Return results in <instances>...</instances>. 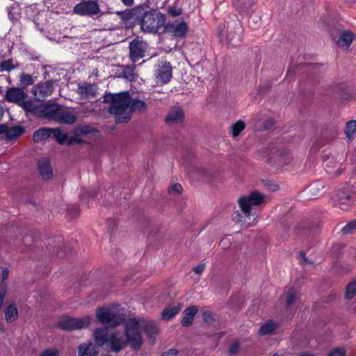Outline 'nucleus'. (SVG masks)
Listing matches in <instances>:
<instances>
[{"label":"nucleus","instance_id":"1","mask_svg":"<svg viewBox=\"0 0 356 356\" xmlns=\"http://www.w3.org/2000/svg\"><path fill=\"white\" fill-rule=\"evenodd\" d=\"M145 332L152 343L158 334L155 323L144 318L131 319L125 326L126 340L120 332H109L106 328H97L94 331L95 343L106 350L119 353L129 345L135 350L140 349L143 344L142 333Z\"/></svg>","mask_w":356,"mask_h":356},{"label":"nucleus","instance_id":"2","mask_svg":"<svg viewBox=\"0 0 356 356\" xmlns=\"http://www.w3.org/2000/svg\"><path fill=\"white\" fill-rule=\"evenodd\" d=\"M104 101L111 104L108 112L114 115L118 123L129 121L133 113H143L147 108L143 100L131 98L129 91L105 94Z\"/></svg>","mask_w":356,"mask_h":356},{"label":"nucleus","instance_id":"3","mask_svg":"<svg viewBox=\"0 0 356 356\" xmlns=\"http://www.w3.org/2000/svg\"><path fill=\"white\" fill-rule=\"evenodd\" d=\"M130 18L138 22L143 32L154 33L163 25L164 16L156 10H150L145 4L135 6L129 11Z\"/></svg>","mask_w":356,"mask_h":356},{"label":"nucleus","instance_id":"4","mask_svg":"<svg viewBox=\"0 0 356 356\" xmlns=\"http://www.w3.org/2000/svg\"><path fill=\"white\" fill-rule=\"evenodd\" d=\"M264 200V196L258 191H253L248 195H243L238 200L241 213L237 211L233 214V220L236 222L251 226L256 220L257 215L252 212L254 206L260 205Z\"/></svg>","mask_w":356,"mask_h":356},{"label":"nucleus","instance_id":"5","mask_svg":"<svg viewBox=\"0 0 356 356\" xmlns=\"http://www.w3.org/2000/svg\"><path fill=\"white\" fill-rule=\"evenodd\" d=\"M96 317L101 323L107 324L111 327L122 324L125 318L124 314L120 312L119 307L116 305L98 308Z\"/></svg>","mask_w":356,"mask_h":356},{"label":"nucleus","instance_id":"6","mask_svg":"<svg viewBox=\"0 0 356 356\" xmlns=\"http://www.w3.org/2000/svg\"><path fill=\"white\" fill-rule=\"evenodd\" d=\"M92 317L86 316L83 318L63 316L58 321V326L63 330H71L87 327L91 323Z\"/></svg>","mask_w":356,"mask_h":356},{"label":"nucleus","instance_id":"7","mask_svg":"<svg viewBox=\"0 0 356 356\" xmlns=\"http://www.w3.org/2000/svg\"><path fill=\"white\" fill-rule=\"evenodd\" d=\"M56 81H48L35 84L31 89V92L37 101H44L50 96L54 90V85Z\"/></svg>","mask_w":356,"mask_h":356},{"label":"nucleus","instance_id":"8","mask_svg":"<svg viewBox=\"0 0 356 356\" xmlns=\"http://www.w3.org/2000/svg\"><path fill=\"white\" fill-rule=\"evenodd\" d=\"M73 12L81 16H92L100 13V8L95 1H83L76 4Z\"/></svg>","mask_w":356,"mask_h":356},{"label":"nucleus","instance_id":"9","mask_svg":"<svg viewBox=\"0 0 356 356\" xmlns=\"http://www.w3.org/2000/svg\"><path fill=\"white\" fill-rule=\"evenodd\" d=\"M147 49V43L143 40L137 38L129 44V53L131 59L136 62L145 56Z\"/></svg>","mask_w":356,"mask_h":356},{"label":"nucleus","instance_id":"10","mask_svg":"<svg viewBox=\"0 0 356 356\" xmlns=\"http://www.w3.org/2000/svg\"><path fill=\"white\" fill-rule=\"evenodd\" d=\"M172 67L169 62H162L159 65L156 72V81L161 83H167L172 78Z\"/></svg>","mask_w":356,"mask_h":356},{"label":"nucleus","instance_id":"11","mask_svg":"<svg viewBox=\"0 0 356 356\" xmlns=\"http://www.w3.org/2000/svg\"><path fill=\"white\" fill-rule=\"evenodd\" d=\"M61 106L59 104H42L40 105L38 117L51 119L56 121Z\"/></svg>","mask_w":356,"mask_h":356},{"label":"nucleus","instance_id":"12","mask_svg":"<svg viewBox=\"0 0 356 356\" xmlns=\"http://www.w3.org/2000/svg\"><path fill=\"white\" fill-rule=\"evenodd\" d=\"M27 97L26 93L19 88H9L6 92L5 99L9 102L20 104Z\"/></svg>","mask_w":356,"mask_h":356},{"label":"nucleus","instance_id":"13","mask_svg":"<svg viewBox=\"0 0 356 356\" xmlns=\"http://www.w3.org/2000/svg\"><path fill=\"white\" fill-rule=\"evenodd\" d=\"M166 31L172 36L184 37L188 31V26L184 22L175 21L168 24Z\"/></svg>","mask_w":356,"mask_h":356},{"label":"nucleus","instance_id":"14","mask_svg":"<svg viewBox=\"0 0 356 356\" xmlns=\"http://www.w3.org/2000/svg\"><path fill=\"white\" fill-rule=\"evenodd\" d=\"M184 119L183 109L179 106H176L170 108L166 118V123L169 125L181 123Z\"/></svg>","mask_w":356,"mask_h":356},{"label":"nucleus","instance_id":"15","mask_svg":"<svg viewBox=\"0 0 356 356\" xmlns=\"http://www.w3.org/2000/svg\"><path fill=\"white\" fill-rule=\"evenodd\" d=\"M336 203L342 210H347L353 204L351 195L345 191H339L337 196Z\"/></svg>","mask_w":356,"mask_h":356},{"label":"nucleus","instance_id":"16","mask_svg":"<svg viewBox=\"0 0 356 356\" xmlns=\"http://www.w3.org/2000/svg\"><path fill=\"white\" fill-rule=\"evenodd\" d=\"M58 114L56 121L58 123L72 124L76 121V117L74 113L62 106Z\"/></svg>","mask_w":356,"mask_h":356},{"label":"nucleus","instance_id":"17","mask_svg":"<svg viewBox=\"0 0 356 356\" xmlns=\"http://www.w3.org/2000/svg\"><path fill=\"white\" fill-rule=\"evenodd\" d=\"M98 348L92 342H85L79 346V356H96Z\"/></svg>","mask_w":356,"mask_h":356},{"label":"nucleus","instance_id":"18","mask_svg":"<svg viewBox=\"0 0 356 356\" xmlns=\"http://www.w3.org/2000/svg\"><path fill=\"white\" fill-rule=\"evenodd\" d=\"M324 165L327 173L338 176L341 172V164L337 162L333 157L324 161Z\"/></svg>","mask_w":356,"mask_h":356},{"label":"nucleus","instance_id":"19","mask_svg":"<svg viewBox=\"0 0 356 356\" xmlns=\"http://www.w3.org/2000/svg\"><path fill=\"white\" fill-rule=\"evenodd\" d=\"M197 311L198 308L197 306H191L187 307L183 312V318L181 322V325L184 327H188L191 325Z\"/></svg>","mask_w":356,"mask_h":356},{"label":"nucleus","instance_id":"20","mask_svg":"<svg viewBox=\"0 0 356 356\" xmlns=\"http://www.w3.org/2000/svg\"><path fill=\"white\" fill-rule=\"evenodd\" d=\"M78 93L83 99L94 97L97 93V88L94 84L86 83L78 88Z\"/></svg>","mask_w":356,"mask_h":356},{"label":"nucleus","instance_id":"21","mask_svg":"<svg viewBox=\"0 0 356 356\" xmlns=\"http://www.w3.org/2000/svg\"><path fill=\"white\" fill-rule=\"evenodd\" d=\"M353 34L352 32L347 31L343 32L339 36V39L337 41V44L339 47L342 48L344 50H346L349 48L353 40Z\"/></svg>","mask_w":356,"mask_h":356},{"label":"nucleus","instance_id":"22","mask_svg":"<svg viewBox=\"0 0 356 356\" xmlns=\"http://www.w3.org/2000/svg\"><path fill=\"white\" fill-rule=\"evenodd\" d=\"M38 168L43 179H49L52 176V170L50 163L47 159L40 160L38 162Z\"/></svg>","mask_w":356,"mask_h":356},{"label":"nucleus","instance_id":"23","mask_svg":"<svg viewBox=\"0 0 356 356\" xmlns=\"http://www.w3.org/2000/svg\"><path fill=\"white\" fill-rule=\"evenodd\" d=\"M181 309V306L179 303L173 304L166 307L161 313V318L163 320H170L175 316Z\"/></svg>","mask_w":356,"mask_h":356},{"label":"nucleus","instance_id":"24","mask_svg":"<svg viewBox=\"0 0 356 356\" xmlns=\"http://www.w3.org/2000/svg\"><path fill=\"white\" fill-rule=\"evenodd\" d=\"M120 74L119 77L123 78L129 81L135 79L136 73L135 72V66L134 65H122L120 67Z\"/></svg>","mask_w":356,"mask_h":356},{"label":"nucleus","instance_id":"25","mask_svg":"<svg viewBox=\"0 0 356 356\" xmlns=\"http://www.w3.org/2000/svg\"><path fill=\"white\" fill-rule=\"evenodd\" d=\"M298 293L293 288H290L286 293V307L288 309L296 307V302L298 298Z\"/></svg>","mask_w":356,"mask_h":356},{"label":"nucleus","instance_id":"26","mask_svg":"<svg viewBox=\"0 0 356 356\" xmlns=\"http://www.w3.org/2000/svg\"><path fill=\"white\" fill-rule=\"evenodd\" d=\"M51 138H55L60 144L67 143V145H72L73 141L72 139L67 140V135L62 132L59 129H51Z\"/></svg>","mask_w":356,"mask_h":356},{"label":"nucleus","instance_id":"27","mask_svg":"<svg viewBox=\"0 0 356 356\" xmlns=\"http://www.w3.org/2000/svg\"><path fill=\"white\" fill-rule=\"evenodd\" d=\"M26 113H32L33 115L38 117L40 113V106H36L31 100H23L19 104Z\"/></svg>","mask_w":356,"mask_h":356},{"label":"nucleus","instance_id":"28","mask_svg":"<svg viewBox=\"0 0 356 356\" xmlns=\"http://www.w3.org/2000/svg\"><path fill=\"white\" fill-rule=\"evenodd\" d=\"M52 132L50 128H43L36 131L33 136V140L35 143H39L42 140L51 138Z\"/></svg>","mask_w":356,"mask_h":356},{"label":"nucleus","instance_id":"29","mask_svg":"<svg viewBox=\"0 0 356 356\" xmlns=\"http://www.w3.org/2000/svg\"><path fill=\"white\" fill-rule=\"evenodd\" d=\"M5 319L8 322H13L18 317V310L15 304L8 305L4 311Z\"/></svg>","mask_w":356,"mask_h":356},{"label":"nucleus","instance_id":"30","mask_svg":"<svg viewBox=\"0 0 356 356\" xmlns=\"http://www.w3.org/2000/svg\"><path fill=\"white\" fill-rule=\"evenodd\" d=\"M277 327V325L276 323L273 321H268L261 326L259 334L260 335L270 334L274 332Z\"/></svg>","mask_w":356,"mask_h":356},{"label":"nucleus","instance_id":"31","mask_svg":"<svg viewBox=\"0 0 356 356\" xmlns=\"http://www.w3.org/2000/svg\"><path fill=\"white\" fill-rule=\"evenodd\" d=\"M245 127V124L244 122L238 120L231 127L230 133L234 138H236L240 133L244 130Z\"/></svg>","mask_w":356,"mask_h":356},{"label":"nucleus","instance_id":"32","mask_svg":"<svg viewBox=\"0 0 356 356\" xmlns=\"http://www.w3.org/2000/svg\"><path fill=\"white\" fill-rule=\"evenodd\" d=\"M22 134V129L19 127H13L8 128L7 126V131L6 134V138L8 140L16 138L21 136Z\"/></svg>","mask_w":356,"mask_h":356},{"label":"nucleus","instance_id":"33","mask_svg":"<svg viewBox=\"0 0 356 356\" xmlns=\"http://www.w3.org/2000/svg\"><path fill=\"white\" fill-rule=\"evenodd\" d=\"M291 161V155L288 152H284L277 156L276 161L277 163L276 164L278 168H282L284 165L289 163Z\"/></svg>","mask_w":356,"mask_h":356},{"label":"nucleus","instance_id":"34","mask_svg":"<svg viewBox=\"0 0 356 356\" xmlns=\"http://www.w3.org/2000/svg\"><path fill=\"white\" fill-rule=\"evenodd\" d=\"M356 131V120H350L346 123L345 134L346 137L350 140Z\"/></svg>","mask_w":356,"mask_h":356},{"label":"nucleus","instance_id":"35","mask_svg":"<svg viewBox=\"0 0 356 356\" xmlns=\"http://www.w3.org/2000/svg\"><path fill=\"white\" fill-rule=\"evenodd\" d=\"M356 294V280L350 282L346 291V298L348 299H351Z\"/></svg>","mask_w":356,"mask_h":356},{"label":"nucleus","instance_id":"36","mask_svg":"<svg viewBox=\"0 0 356 356\" xmlns=\"http://www.w3.org/2000/svg\"><path fill=\"white\" fill-rule=\"evenodd\" d=\"M20 82L24 87H27L33 83V79L31 75L23 74L20 76Z\"/></svg>","mask_w":356,"mask_h":356},{"label":"nucleus","instance_id":"37","mask_svg":"<svg viewBox=\"0 0 356 356\" xmlns=\"http://www.w3.org/2000/svg\"><path fill=\"white\" fill-rule=\"evenodd\" d=\"M341 231L344 234L354 233L356 231V220L350 222L342 228Z\"/></svg>","mask_w":356,"mask_h":356},{"label":"nucleus","instance_id":"38","mask_svg":"<svg viewBox=\"0 0 356 356\" xmlns=\"http://www.w3.org/2000/svg\"><path fill=\"white\" fill-rule=\"evenodd\" d=\"M324 188L323 184L320 181H316L312 183L309 187V191L314 195H316L318 192Z\"/></svg>","mask_w":356,"mask_h":356},{"label":"nucleus","instance_id":"39","mask_svg":"<svg viewBox=\"0 0 356 356\" xmlns=\"http://www.w3.org/2000/svg\"><path fill=\"white\" fill-rule=\"evenodd\" d=\"M346 350L343 348H337L332 350L327 356H346Z\"/></svg>","mask_w":356,"mask_h":356},{"label":"nucleus","instance_id":"40","mask_svg":"<svg viewBox=\"0 0 356 356\" xmlns=\"http://www.w3.org/2000/svg\"><path fill=\"white\" fill-rule=\"evenodd\" d=\"M1 67L2 70L10 71L14 69V65L10 60H7L1 63Z\"/></svg>","mask_w":356,"mask_h":356},{"label":"nucleus","instance_id":"41","mask_svg":"<svg viewBox=\"0 0 356 356\" xmlns=\"http://www.w3.org/2000/svg\"><path fill=\"white\" fill-rule=\"evenodd\" d=\"M182 191V186L179 184H175L172 185L169 188V192L171 193L179 194Z\"/></svg>","mask_w":356,"mask_h":356},{"label":"nucleus","instance_id":"42","mask_svg":"<svg viewBox=\"0 0 356 356\" xmlns=\"http://www.w3.org/2000/svg\"><path fill=\"white\" fill-rule=\"evenodd\" d=\"M203 320L207 323H211L214 319L212 314L209 311H205L202 314Z\"/></svg>","mask_w":356,"mask_h":356},{"label":"nucleus","instance_id":"43","mask_svg":"<svg viewBox=\"0 0 356 356\" xmlns=\"http://www.w3.org/2000/svg\"><path fill=\"white\" fill-rule=\"evenodd\" d=\"M58 352L57 350L55 349H51L45 350L42 353V354L40 356H58Z\"/></svg>","mask_w":356,"mask_h":356},{"label":"nucleus","instance_id":"44","mask_svg":"<svg viewBox=\"0 0 356 356\" xmlns=\"http://www.w3.org/2000/svg\"><path fill=\"white\" fill-rule=\"evenodd\" d=\"M169 13L174 17L179 16L181 14V10L175 7H170Z\"/></svg>","mask_w":356,"mask_h":356},{"label":"nucleus","instance_id":"45","mask_svg":"<svg viewBox=\"0 0 356 356\" xmlns=\"http://www.w3.org/2000/svg\"><path fill=\"white\" fill-rule=\"evenodd\" d=\"M14 10L15 8H8V16L12 21L16 20L18 17V13H17L16 12L13 13V10Z\"/></svg>","mask_w":356,"mask_h":356},{"label":"nucleus","instance_id":"46","mask_svg":"<svg viewBox=\"0 0 356 356\" xmlns=\"http://www.w3.org/2000/svg\"><path fill=\"white\" fill-rule=\"evenodd\" d=\"M204 268H205V265L202 264H200V265L194 267L193 271L197 274H200L204 271Z\"/></svg>","mask_w":356,"mask_h":356},{"label":"nucleus","instance_id":"47","mask_svg":"<svg viewBox=\"0 0 356 356\" xmlns=\"http://www.w3.org/2000/svg\"><path fill=\"white\" fill-rule=\"evenodd\" d=\"M238 349H239V344L237 342H236L231 346V347L229 348V352L232 354H235L238 352Z\"/></svg>","mask_w":356,"mask_h":356},{"label":"nucleus","instance_id":"48","mask_svg":"<svg viewBox=\"0 0 356 356\" xmlns=\"http://www.w3.org/2000/svg\"><path fill=\"white\" fill-rule=\"evenodd\" d=\"M9 275V270L7 268H3L1 270V275L3 280H5L8 278Z\"/></svg>","mask_w":356,"mask_h":356},{"label":"nucleus","instance_id":"49","mask_svg":"<svg viewBox=\"0 0 356 356\" xmlns=\"http://www.w3.org/2000/svg\"><path fill=\"white\" fill-rule=\"evenodd\" d=\"M177 350L175 349H170L163 354V356H177Z\"/></svg>","mask_w":356,"mask_h":356},{"label":"nucleus","instance_id":"50","mask_svg":"<svg viewBox=\"0 0 356 356\" xmlns=\"http://www.w3.org/2000/svg\"><path fill=\"white\" fill-rule=\"evenodd\" d=\"M7 131V125L0 124V136L4 134L6 136Z\"/></svg>","mask_w":356,"mask_h":356},{"label":"nucleus","instance_id":"51","mask_svg":"<svg viewBox=\"0 0 356 356\" xmlns=\"http://www.w3.org/2000/svg\"><path fill=\"white\" fill-rule=\"evenodd\" d=\"M122 3L127 6H132L134 0H121Z\"/></svg>","mask_w":356,"mask_h":356},{"label":"nucleus","instance_id":"52","mask_svg":"<svg viewBox=\"0 0 356 356\" xmlns=\"http://www.w3.org/2000/svg\"><path fill=\"white\" fill-rule=\"evenodd\" d=\"M299 356H314V355L310 353H303L300 354Z\"/></svg>","mask_w":356,"mask_h":356},{"label":"nucleus","instance_id":"53","mask_svg":"<svg viewBox=\"0 0 356 356\" xmlns=\"http://www.w3.org/2000/svg\"><path fill=\"white\" fill-rule=\"evenodd\" d=\"M81 132H82V133H84V134H86V133H88V131L83 128V129H81Z\"/></svg>","mask_w":356,"mask_h":356},{"label":"nucleus","instance_id":"54","mask_svg":"<svg viewBox=\"0 0 356 356\" xmlns=\"http://www.w3.org/2000/svg\"><path fill=\"white\" fill-rule=\"evenodd\" d=\"M300 255L303 257V259H305V261H306V259L305 258V254L303 253H301Z\"/></svg>","mask_w":356,"mask_h":356},{"label":"nucleus","instance_id":"55","mask_svg":"<svg viewBox=\"0 0 356 356\" xmlns=\"http://www.w3.org/2000/svg\"><path fill=\"white\" fill-rule=\"evenodd\" d=\"M272 356H282V355H280L279 354H274Z\"/></svg>","mask_w":356,"mask_h":356}]
</instances>
